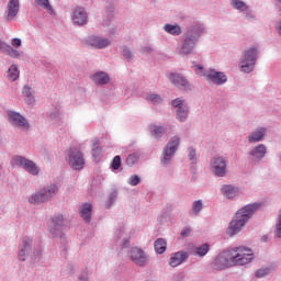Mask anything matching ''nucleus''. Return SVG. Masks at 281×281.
I'll use <instances>...</instances> for the list:
<instances>
[{
    "mask_svg": "<svg viewBox=\"0 0 281 281\" xmlns=\"http://www.w3.org/2000/svg\"><path fill=\"white\" fill-rule=\"evenodd\" d=\"M41 254H42L41 248H34L32 250L31 256H29V258H31V260H34V262H38V260H41Z\"/></svg>",
    "mask_w": 281,
    "mask_h": 281,
    "instance_id": "nucleus-41",
    "label": "nucleus"
},
{
    "mask_svg": "<svg viewBox=\"0 0 281 281\" xmlns=\"http://www.w3.org/2000/svg\"><path fill=\"white\" fill-rule=\"evenodd\" d=\"M155 251L157 254H164L167 249V243L164 238H158L154 243Z\"/></svg>",
    "mask_w": 281,
    "mask_h": 281,
    "instance_id": "nucleus-32",
    "label": "nucleus"
},
{
    "mask_svg": "<svg viewBox=\"0 0 281 281\" xmlns=\"http://www.w3.org/2000/svg\"><path fill=\"white\" fill-rule=\"evenodd\" d=\"M279 164L281 166V154L279 155Z\"/></svg>",
    "mask_w": 281,
    "mask_h": 281,
    "instance_id": "nucleus-59",
    "label": "nucleus"
},
{
    "mask_svg": "<svg viewBox=\"0 0 281 281\" xmlns=\"http://www.w3.org/2000/svg\"><path fill=\"white\" fill-rule=\"evenodd\" d=\"M183 278H184L183 273H179L176 276L173 281H183Z\"/></svg>",
    "mask_w": 281,
    "mask_h": 281,
    "instance_id": "nucleus-57",
    "label": "nucleus"
},
{
    "mask_svg": "<svg viewBox=\"0 0 281 281\" xmlns=\"http://www.w3.org/2000/svg\"><path fill=\"white\" fill-rule=\"evenodd\" d=\"M91 212H93V206L90 203L82 204L80 209V216L85 223H91Z\"/></svg>",
    "mask_w": 281,
    "mask_h": 281,
    "instance_id": "nucleus-26",
    "label": "nucleus"
},
{
    "mask_svg": "<svg viewBox=\"0 0 281 281\" xmlns=\"http://www.w3.org/2000/svg\"><path fill=\"white\" fill-rule=\"evenodd\" d=\"M87 45L90 47H94V49H104L111 45V40L100 37L97 35H91L87 38Z\"/></svg>",
    "mask_w": 281,
    "mask_h": 281,
    "instance_id": "nucleus-18",
    "label": "nucleus"
},
{
    "mask_svg": "<svg viewBox=\"0 0 281 281\" xmlns=\"http://www.w3.org/2000/svg\"><path fill=\"white\" fill-rule=\"evenodd\" d=\"M19 68L16 65H11L10 68L7 71V78L11 82H14L15 80H19Z\"/></svg>",
    "mask_w": 281,
    "mask_h": 281,
    "instance_id": "nucleus-31",
    "label": "nucleus"
},
{
    "mask_svg": "<svg viewBox=\"0 0 281 281\" xmlns=\"http://www.w3.org/2000/svg\"><path fill=\"white\" fill-rule=\"evenodd\" d=\"M20 3L19 0H9L7 4V21H13L19 14Z\"/></svg>",
    "mask_w": 281,
    "mask_h": 281,
    "instance_id": "nucleus-23",
    "label": "nucleus"
},
{
    "mask_svg": "<svg viewBox=\"0 0 281 281\" xmlns=\"http://www.w3.org/2000/svg\"><path fill=\"white\" fill-rule=\"evenodd\" d=\"M137 159H139L137 154H130L126 158V165L133 167L135 164H137Z\"/></svg>",
    "mask_w": 281,
    "mask_h": 281,
    "instance_id": "nucleus-39",
    "label": "nucleus"
},
{
    "mask_svg": "<svg viewBox=\"0 0 281 281\" xmlns=\"http://www.w3.org/2000/svg\"><path fill=\"white\" fill-rule=\"evenodd\" d=\"M21 44H22V42H21V38H19V37H15V38H13V40L11 41V45H12L13 47H21Z\"/></svg>",
    "mask_w": 281,
    "mask_h": 281,
    "instance_id": "nucleus-52",
    "label": "nucleus"
},
{
    "mask_svg": "<svg viewBox=\"0 0 281 281\" xmlns=\"http://www.w3.org/2000/svg\"><path fill=\"white\" fill-rule=\"evenodd\" d=\"M187 155H188V159L189 161H191L192 165L196 164V149H194L193 147H189L187 149Z\"/></svg>",
    "mask_w": 281,
    "mask_h": 281,
    "instance_id": "nucleus-38",
    "label": "nucleus"
},
{
    "mask_svg": "<svg viewBox=\"0 0 281 281\" xmlns=\"http://www.w3.org/2000/svg\"><path fill=\"white\" fill-rule=\"evenodd\" d=\"M201 210H203V201L196 200L192 203V212L195 214V216H199L201 214Z\"/></svg>",
    "mask_w": 281,
    "mask_h": 281,
    "instance_id": "nucleus-37",
    "label": "nucleus"
},
{
    "mask_svg": "<svg viewBox=\"0 0 281 281\" xmlns=\"http://www.w3.org/2000/svg\"><path fill=\"white\" fill-rule=\"evenodd\" d=\"M128 256L130 260H132V262L136 265V267H146V265L150 262V256L148 255V252L144 251V249L139 247H132Z\"/></svg>",
    "mask_w": 281,
    "mask_h": 281,
    "instance_id": "nucleus-10",
    "label": "nucleus"
},
{
    "mask_svg": "<svg viewBox=\"0 0 281 281\" xmlns=\"http://www.w3.org/2000/svg\"><path fill=\"white\" fill-rule=\"evenodd\" d=\"M240 189L234 184H223L221 187V193L225 199L234 200L239 194Z\"/></svg>",
    "mask_w": 281,
    "mask_h": 281,
    "instance_id": "nucleus-22",
    "label": "nucleus"
},
{
    "mask_svg": "<svg viewBox=\"0 0 281 281\" xmlns=\"http://www.w3.org/2000/svg\"><path fill=\"white\" fill-rule=\"evenodd\" d=\"M169 80L171 85L177 87V89H180V91H192V83H190L188 78L179 72H171Z\"/></svg>",
    "mask_w": 281,
    "mask_h": 281,
    "instance_id": "nucleus-14",
    "label": "nucleus"
},
{
    "mask_svg": "<svg viewBox=\"0 0 281 281\" xmlns=\"http://www.w3.org/2000/svg\"><path fill=\"white\" fill-rule=\"evenodd\" d=\"M211 172L214 177H227V157L216 156L211 159Z\"/></svg>",
    "mask_w": 281,
    "mask_h": 281,
    "instance_id": "nucleus-8",
    "label": "nucleus"
},
{
    "mask_svg": "<svg viewBox=\"0 0 281 281\" xmlns=\"http://www.w3.org/2000/svg\"><path fill=\"white\" fill-rule=\"evenodd\" d=\"M207 34V27L202 22H194L191 26L187 29V32L182 36L180 54L182 56H190L194 52L196 45L199 44V38Z\"/></svg>",
    "mask_w": 281,
    "mask_h": 281,
    "instance_id": "nucleus-2",
    "label": "nucleus"
},
{
    "mask_svg": "<svg viewBox=\"0 0 281 281\" xmlns=\"http://www.w3.org/2000/svg\"><path fill=\"white\" fill-rule=\"evenodd\" d=\"M272 272V267H262L255 272V276L256 278H266V276H270Z\"/></svg>",
    "mask_w": 281,
    "mask_h": 281,
    "instance_id": "nucleus-34",
    "label": "nucleus"
},
{
    "mask_svg": "<svg viewBox=\"0 0 281 281\" xmlns=\"http://www.w3.org/2000/svg\"><path fill=\"white\" fill-rule=\"evenodd\" d=\"M32 251H34V240L30 237H23L19 244L18 259L25 262L29 256H32Z\"/></svg>",
    "mask_w": 281,
    "mask_h": 281,
    "instance_id": "nucleus-12",
    "label": "nucleus"
},
{
    "mask_svg": "<svg viewBox=\"0 0 281 281\" xmlns=\"http://www.w3.org/2000/svg\"><path fill=\"white\" fill-rule=\"evenodd\" d=\"M58 193V186L57 184H48L42 188L40 191L33 193L29 199V203L33 205H41V203H47L50 201L53 196H56Z\"/></svg>",
    "mask_w": 281,
    "mask_h": 281,
    "instance_id": "nucleus-6",
    "label": "nucleus"
},
{
    "mask_svg": "<svg viewBox=\"0 0 281 281\" xmlns=\"http://www.w3.org/2000/svg\"><path fill=\"white\" fill-rule=\"evenodd\" d=\"M66 271L69 273V276H76V267L74 263H68Z\"/></svg>",
    "mask_w": 281,
    "mask_h": 281,
    "instance_id": "nucleus-49",
    "label": "nucleus"
},
{
    "mask_svg": "<svg viewBox=\"0 0 281 281\" xmlns=\"http://www.w3.org/2000/svg\"><path fill=\"white\" fill-rule=\"evenodd\" d=\"M181 236L183 238H188V236H190V234H192V228L190 227H184L182 231H181Z\"/></svg>",
    "mask_w": 281,
    "mask_h": 281,
    "instance_id": "nucleus-50",
    "label": "nucleus"
},
{
    "mask_svg": "<svg viewBox=\"0 0 281 281\" xmlns=\"http://www.w3.org/2000/svg\"><path fill=\"white\" fill-rule=\"evenodd\" d=\"M7 56H10V58L21 59L25 57V53H23V50H16L11 46Z\"/></svg>",
    "mask_w": 281,
    "mask_h": 281,
    "instance_id": "nucleus-36",
    "label": "nucleus"
},
{
    "mask_svg": "<svg viewBox=\"0 0 281 281\" xmlns=\"http://www.w3.org/2000/svg\"><path fill=\"white\" fill-rule=\"evenodd\" d=\"M13 161L18 168H23L25 172L32 175L33 177H38L41 172V168L36 165V162L23 157V156H15L13 157Z\"/></svg>",
    "mask_w": 281,
    "mask_h": 281,
    "instance_id": "nucleus-9",
    "label": "nucleus"
},
{
    "mask_svg": "<svg viewBox=\"0 0 281 281\" xmlns=\"http://www.w3.org/2000/svg\"><path fill=\"white\" fill-rule=\"evenodd\" d=\"M48 117H50L52 120H58L60 117V110H58L57 108H53L48 112Z\"/></svg>",
    "mask_w": 281,
    "mask_h": 281,
    "instance_id": "nucleus-45",
    "label": "nucleus"
},
{
    "mask_svg": "<svg viewBox=\"0 0 281 281\" xmlns=\"http://www.w3.org/2000/svg\"><path fill=\"white\" fill-rule=\"evenodd\" d=\"M231 5L234 8V10H239V12L249 10V7L243 0H231Z\"/></svg>",
    "mask_w": 281,
    "mask_h": 281,
    "instance_id": "nucleus-33",
    "label": "nucleus"
},
{
    "mask_svg": "<svg viewBox=\"0 0 281 281\" xmlns=\"http://www.w3.org/2000/svg\"><path fill=\"white\" fill-rule=\"evenodd\" d=\"M63 225H65V218L63 217V214H57L50 220L48 229L54 238H59L60 243H66Z\"/></svg>",
    "mask_w": 281,
    "mask_h": 281,
    "instance_id": "nucleus-7",
    "label": "nucleus"
},
{
    "mask_svg": "<svg viewBox=\"0 0 281 281\" xmlns=\"http://www.w3.org/2000/svg\"><path fill=\"white\" fill-rule=\"evenodd\" d=\"M92 157L93 159H100V157L102 156V147H100V138H94L92 140Z\"/></svg>",
    "mask_w": 281,
    "mask_h": 281,
    "instance_id": "nucleus-28",
    "label": "nucleus"
},
{
    "mask_svg": "<svg viewBox=\"0 0 281 281\" xmlns=\"http://www.w3.org/2000/svg\"><path fill=\"white\" fill-rule=\"evenodd\" d=\"M254 250L245 246L233 247L218 254L211 262L213 271H225L232 267H245L254 261Z\"/></svg>",
    "mask_w": 281,
    "mask_h": 281,
    "instance_id": "nucleus-1",
    "label": "nucleus"
},
{
    "mask_svg": "<svg viewBox=\"0 0 281 281\" xmlns=\"http://www.w3.org/2000/svg\"><path fill=\"white\" fill-rule=\"evenodd\" d=\"M203 76L206 78L207 82H212V85L221 86L227 82V75L216 71L215 69L206 70Z\"/></svg>",
    "mask_w": 281,
    "mask_h": 281,
    "instance_id": "nucleus-17",
    "label": "nucleus"
},
{
    "mask_svg": "<svg viewBox=\"0 0 281 281\" xmlns=\"http://www.w3.org/2000/svg\"><path fill=\"white\" fill-rule=\"evenodd\" d=\"M11 48H12V46H10L8 43L0 40V52L2 54H5L8 56Z\"/></svg>",
    "mask_w": 281,
    "mask_h": 281,
    "instance_id": "nucleus-44",
    "label": "nucleus"
},
{
    "mask_svg": "<svg viewBox=\"0 0 281 281\" xmlns=\"http://www.w3.org/2000/svg\"><path fill=\"white\" fill-rule=\"evenodd\" d=\"M187 258H189V255L186 251H178L172 254L169 259V266L172 268L179 267V265H183V262H186Z\"/></svg>",
    "mask_w": 281,
    "mask_h": 281,
    "instance_id": "nucleus-24",
    "label": "nucleus"
},
{
    "mask_svg": "<svg viewBox=\"0 0 281 281\" xmlns=\"http://www.w3.org/2000/svg\"><path fill=\"white\" fill-rule=\"evenodd\" d=\"M77 281H89V269L85 268L78 276Z\"/></svg>",
    "mask_w": 281,
    "mask_h": 281,
    "instance_id": "nucleus-46",
    "label": "nucleus"
},
{
    "mask_svg": "<svg viewBox=\"0 0 281 281\" xmlns=\"http://www.w3.org/2000/svg\"><path fill=\"white\" fill-rule=\"evenodd\" d=\"M150 52H153V47L150 46H144L140 48V54H150Z\"/></svg>",
    "mask_w": 281,
    "mask_h": 281,
    "instance_id": "nucleus-54",
    "label": "nucleus"
},
{
    "mask_svg": "<svg viewBox=\"0 0 281 281\" xmlns=\"http://www.w3.org/2000/svg\"><path fill=\"white\" fill-rule=\"evenodd\" d=\"M146 101L157 105L161 104V102H164V99H161V95L159 94L149 93L146 95Z\"/></svg>",
    "mask_w": 281,
    "mask_h": 281,
    "instance_id": "nucleus-35",
    "label": "nucleus"
},
{
    "mask_svg": "<svg viewBox=\"0 0 281 281\" xmlns=\"http://www.w3.org/2000/svg\"><path fill=\"white\" fill-rule=\"evenodd\" d=\"M108 10L109 12H115V7H110Z\"/></svg>",
    "mask_w": 281,
    "mask_h": 281,
    "instance_id": "nucleus-58",
    "label": "nucleus"
},
{
    "mask_svg": "<svg viewBox=\"0 0 281 281\" xmlns=\"http://www.w3.org/2000/svg\"><path fill=\"white\" fill-rule=\"evenodd\" d=\"M179 144H181V137L172 136L165 145L160 155V165L162 168L171 166L172 159H175V155H177V151L179 150Z\"/></svg>",
    "mask_w": 281,
    "mask_h": 281,
    "instance_id": "nucleus-5",
    "label": "nucleus"
},
{
    "mask_svg": "<svg viewBox=\"0 0 281 281\" xmlns=\"http://www.w3.org/2000/svg\"><path fill=\"white\" fill-rule=\"evenodd\" d=\"M244 12H245V18L246 19H248V20L249 19H256V15L254 14V12L251 10L247 9Z\"/></svg>",
    "mask_w": 281,
    "mask_h": 281,
    "instance_id": "nucleus-51",
    "label": "nucleus"
},
{
    "mask_svg": "<svg viewBox=\"0 0 281 281\" xmlns=\"http://www.w3.org/2000/svg\"><path fill=\"white\" fill-rule=\"evenodd\" d=\"M249 161H257L260 162L267 157V145L258 144L257 146L251 147L248 153Z\"/></svg>",
    "mask_w": 281,
    "mask_h": 281,
    "instance_id": "nucleus-16",
    "label": "nucleus"
},
{
    "mask_svg": "<svg viewBox=\"0 0 281 281\" xmlns=\"http://www.w3.org/2000/svg\"><path fill=\"white\" fill-rule=\"evenodd\" d=\"M262 204L255 202L251 204H246L244 207L238 210L235 213L234 218L231 221L229 226L227 228L228 236H236L249 223L251 216H254Z\"/></svg>",
    "mask_w": 281,
    "mask_h": 281,
    "instance_id": "nucleus-3",
    "label": "nucleus"
},
{
    "mask_svg": "<svg viewBox=\"0 0 281 281\" xmlns=\"http://www.w3.org/2000/svg\"><path fill=\"white\" fill-rule=\"evenodd\" d=\"M153 135H154V137H156V139H159V137H161V135H164V127L155 126Z\"/></svg>",
    "mask_w": 281,
    "mask_h": 281,
    "instance_id": "nucleus-48",
    "label": "nucleus"
},
{
    "mask_svg": "<svg viewBox=\"0 0 281 281\" xmlns=\"http://www.w3.org/2000/svg\"><path fill=\"white\" fill-rule=\"evenodd\" d=\"M164 31L167 34H171V36H179L181 35V26H179V24H165L164 25Z\"/></svg>",
    "mask_w": 281,
    "mask_h": 281,
    "instance_id": "nucleus-27",
    "label": "nucleus"
},
{
    "mask_svg": "<svg viewBox=\"0 0 281 281\" xmlns=\"http://www.w3.org/2000/svg\"><path fill=\"white\" fill-rule=\"evenodd\" d=\"M131 245V241L128 240V238H123L122 243H121V247L122 249H126V247H128Z\"/></svg>",
    "mask_w": 281,
    "mask_h": 281,
    "instance_id": "nucleus-53",
    "label": "nucleus"
},
{
    "mask_svg": "<svg viewBox=\"0 0 281 281\" xmlns=\"http://www.w3.org/2000/svg\"><path fill=\"white\" fill-rule=\"evenodd\" d=\"M117 200V191H112L109 194V205L106 207H111V205H113L115 203V201Z\"/></svg>",
    "mask_w": 281,
    "mask_h": 281,
    "instance_id": "nucleus-47",
    "label": "nucleus"
},
{
    "mask_svg": "<svg viewBox=\"0 0 281 281\" xmlns=\"http://www.w3.org/2000/svg\"><path fill=\"white\" fill-rule=\"evenodd\" d=\"M68 162L74 170H82L85 168V156L82 151L76 147H71L68 154Z\"/></svg>",
    "mask_w": 281,
    "mask_h": 281,
    "instance_id": "nucleus-13",
    "label": "nucleus"
},
{
    "mask_svg": "<svg viewBox=\"0 0 281 281\" xmlns=\"http://www.w3.org/2000/svg\"><path fill=\"white\" fill-rule=\"evenodd\" d=\"M121 166H122V157L115 156L111 162L112 170H120Z\"/></svg>",
    "mask_w": 281,
    "mask_h": 281,
    "instance_id": "nucleus-40",
    "label": "nucleus"
},
{
    "mask_svg": "<svg viewBox=\"0 0 281 281\" xmlns=\"http://www.w3.org/2000/svg\"><path fill=\"white\" fill-rule=\"evenodd\" d=\"M9 117L13 122L14 126L26 130L30 128V122H27V119H25L19 112H10Z\"/></svg>",
    "mask_w": 281,
    "mask_h": 281,
    "instance_id": "nucleus-21",
    "label": "nucleus"
},
{
    "mask_svg": "<svg viewBox=\"0 0 281 281\" xmlns=\"http://www.w3.org/2000/svg\"><path fill=\"white\" fill-rule=\"evenodd\" d=\"M171 104L175 109L176 120H178V122H188L190 115V106H188V103L181 98H177L172 100Z\"/></svg>",
    "mask_w": 281,
    "mask_h": 281,
    "instance_id": "nucleus-11",
    "label": "nucleus"
},
{
    "mask_svg": "<svg viewBox=\"0 0 281 281\" xmlns=\"http://www.w3.org/2000/svg\"><path fill=\"white\" fill-rule=\"evenodd\" d=\"M194 69L196 71V74H201V71H203V65H201V64L194 65Z\"/></svg>",
    "mask_w": 281,
    "mask_h": 281,
    "instance_id": "nucleus-56",
    "label": "nucleus"
},
{
    "mask_svg": "<svg viewBox=\"0 0 281 281\" xmlns=\"http://www.w3.org/2000/svg\"><path fill=\"white\" fill-rule=\"evenodd\" d=\"M210 254V244H202L201 246H196L194 248L193 256H198L199 258H203Z\"/></svg>",
    "mask_w": 281,
    "mask_h": 281,
    "instance_id": "nucleus-29",
    "label": "nucleus"
},
{
    "mask_svg": "<svg viewBox=\"0 0 281 281\" xmlns=\"http://www.w3.org/2000/svg\"><path fill=\"white\" fill-rule=\"evenodd\" d=\"M70 19L74 25L82 26L87 25L89 15L87 14V10H85V8L76 7L70 13Z\"/></svg>",
    "mask_w": 281,
    "mask_h": 281,
    "instance_id": "nucleus-15",
    "label": "nucleus"
},
{
    "mask_svg": "<svg viewBox=\"0 0 281 281\" xmlns=\"http://www.w3.org/2000/svg\"><path fill=\"white\" fill-rule=\"evenodd\" d=\"M128 186H139L142 183V178L137 175H133L127 180Z\"/></svg>",
    "mask_w": 281,
    "mask_h": 281,
    "instance_id": "nucleus-43",
    "label": "nucleus"
},
{
    "mask_svg": "<svg viewBox=\"0 0 281 281\" xmlns=\"http://www.w3.org/2000/svg\"><path fill=\"white\" fill-rule=\"evenodd\" d=\"M91 80L94 85L103 86L109 85V80H111V78L109 77V74L104 71H97L91 76Z\"/></svg>",
    "mask_w": 281,
    "mask_h": 281,
    "instance_id": "nucleus-25",
    "label": "nucleus"
},
{
    "mask_svg": "<svg viewBox=\"0 0 281 281\" xmlns=\"http://www.w3.org/2000/svg\"><path fill=\"white\" fill-rule=\"evenodd\" d=\"M114 236H115L116 240H120V238H124V231H122V229L116 231Z\"/></svg>",
    "mask_w": 281,
    "mask_h": 281,
    "instance_id": "nucleus-55",
    "label": "nucleus"
},
{
    "mask_svg": "<svg viewBox=\"0 0 281 281\" xmlns=\"http://www.w3.org/2000/svg\"><path fill=\"white\" fill-rule=\"evenodd\" d=\"M35 3H37V5H41V8H44V10H48V12H52L53 10L49 0H35Z\"/></svg>",
    "mask_w": 281,
    "mask_h": 281,
    "instance_id": "nucleus-42",
    "label": "nucleus"
},
{
    "mask_svg": "<svg viewBox=\"0 0 281 281\" xmlns=\"http://www.w3.org/2000/svg\"><path fill=\"white\" fill-rule=\"evenodd\" d=\"M22 95L27 106H34V104H36V91H34L32 87L24 86L22 88Z\"/></svg>",
    "mask_w": 281,
    "mask_h": 281,
    "instance_id": "nucleus-20",
    "label": "nucleus"
},
{
    "mask_svg": "<svg viewBox=\"0 0 281 281\" xmlns=\"http://www.w3.org/2000/svg\"><path fill=\"white\" fill-rule=\"evenodd\" d=\"M266 135L267 127H257L255 131L248 134V144H258V142H262V139H265Z\"/></svg>",
    "mask_w": 281,
    "mask_h": 281,
    "instance_id": "nucleus-19",
    "label": "nucleus"
},
{
    "mask_svg": "<svg viewBox=\"0 0 281 281\" xmlns=\"http://www.w3.org/2000/svg\"><path fill=\"white\" fill-rule=\"evenodd\" d=\"M260 50L256 46H250L243 50L239 67L243 74H251L256 69V63Z\"/></svg>",
    "mask_w": 281,
    "mask_h": 281,
    "instance_id": "nucleus-4",
    "label": "nucleus"
},
{
    "mask_svg": "<svg viewBox=\"0 0 281 281\" xmlns=\"http://www.w3.org/2000/svg\"><path fill=\"white\" fill-rule=\"evenodd\" d=\"M120 50H121V55L125 60H127V63H133V58H135V53H133V50H131L128 46L123 45L120 47Z\"/></svg>",
    "mask_w": 281,
    "mask_h": 281,
    "instance_id": "nucleus-30",
    "label": "nucleus"
}]
</instances>
